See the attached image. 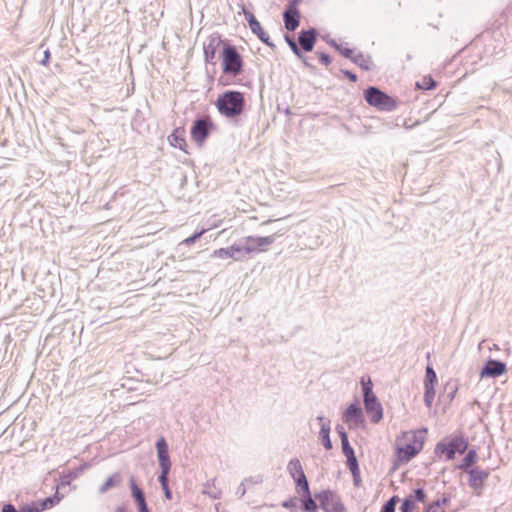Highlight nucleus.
I'll list each match as a JSON object with an SVG mask.
<instances>
[{"label":"nucleus","instance_id":"1","mask_svg":"<svg viewBox=\"0 0 512 512\" xmlns=\"http://www.w3.org/2000/svg\"><path fill=\"white\" fill-rule=\"evenodd\" d=\"M244 95L239 91H226L219 95L216 107L221 115L227 118L239 116L244 110Z\"/></svg>","mask_w":512,"mask_h":512},{"label":"nucleus","instance_id":"2","mask_svg":"<svg viewBox=\"0 0 512 512\" xmlns=\"http://www.w3.org/2000/svg\"><path fill=\"white\" fill-rule=\"evenodd\" d=\"M405 444L398 447V456L402 461H409L423 448L424 432L410 431L403 434Z\"/></svg>","mask_w":512,"mask_h":512},{"label":"nucleus","instance_id":"3","mask_svg":"<svg viewBox=\"0 0 512 512\" xmlns=\"http://www.w3.org/2000/svg\"><path fill=\"white\" fill-rule=\"evenodd\" d=\"M275 241V235L265 237H253L248 236L238 241L243 256L256 251L262 252L266 250V247L273 244Z\"/></svg>","mask_w":512,"mask_h":512},{"label":"nucleus","instance_id":"4","mask_svg":"<svg viewBox=\"0 0 512 512\" xmlns=\"http://www.w3.org/2000/svg\"><path fill=\"white\" fill-rule=\"evenodd\" d=\"M364 405L367 413L370 415L371 421L378 423L383 417V410L377 397L372 392L371 382L363 384Z\"/></svg>","mask_w":512,"mask_h":512},{"label":"nucleus","instance_id":"5","mask_svg":"<svg viewBox=\"0 0 512 512\" xmlns=\"http://www.w3.org/2000/svg\"><path fill=\"white\" fill-rule=\"evenodd\" d=\"M224 73L233 76L238 75L242 70V58L234 46H227L222 53Z\"/></svg>","mask_w":512,"mask_h":512},{"label":"nucleus","instance_id":"6","mask_svg":"<svg viewBox=\"0 0 512 512\" xmlns=\"http://www.w3.org/2000/svg\"><path fill=\"white\" fill-rule=\"evenodd\" d=\"M364 95L365 100L378 109L389 111L395 107L393 99L376 87H369Z\"/></svg>","mask_w":512,"mask_h":512},{"label":"nucleus","instance_id":"7","mask_svg":"<svg viewBox=\"0 0 512 512\" xmlns=\"http://www.w3.org/2000/svg\"><path fill=\"white\" fill-rule=\"evenodd\" d=\"M467 474L469 487L475 491L477 495H480L483 485L490 475L489 471L479 467H473Z\"/></svg>","mask_w":512,"mask_h":512},{"label":"nucleus","instance_id":"8","mask_svg":"<svg viewBox=\"0 0 512 512\" xmlns=\"http://www.w3.org/2000/svg\"><path fill=\"white\" fill-rule=\"evenodd\" d=\"M320 501V505L326 512H344V506L342 505L339 497L330 491H324L317 497Z\"/></svg>","mask_w":512,"mask_h":512},{"label":"nucleus","instance_id":"9","mask_svg":"<svg viewBox=\"0 0 512 512\" xmlns=\"http://www.w3.org/2000/svg\"><path fill=\"white\" fill-rule=\"evenodd\" d=\"M242 10L252 33L257 35V37L266 45L273 47L274 44L270 42L268 34L262 29L260 22L255 18V16L245 8H242Z\"/></svg>","mask_w":512,"mask_h":512},{"label":"nucleus","instance_id":"10","mask_svg":"<svg viewBox=\"0 0 512 512\" xmlns=\"http://www.w3.org/2000/svg\"><path fill=\"white\" fill-rule=\"evenodd\" d=\"M212 256L220 259L232 258L235 261H240L244 258L238 242L230 247L214 250Z\"/></svg>","mask_w":512,"mask_h":512},{"label":"nucleus","instance_id":"11","mask_svg":"<svg viewBox=\"0 0 512 512\" xmlns=\"http://www.w3.org/2000/svg\"><path fill=\"white\" fill-rule=\"evenodd\" d=\"M343 420L349 427H357L363 422V413L360 407L356 404H351L346 409Z\"/></svg>","mask_w":512,"mask_h":512},{"label":"nucleus","instance_id":"12","mask_svg":"<svg viewBox=\"0 0 512 512\" xmlns=\"http://www.w3.org/2000/svg\"><path fill=\"white\" fill-rule=\"evenodd\" d=\"M506 371V365L498 360H489L481 370V377H497Z\"/></svg>","mask_w":512,"mask_h":512},{"label":"nucleus","instance_id":"13","mask_svg":"<svg viewBox=\"0 0 512 512\" xmlns=\"http://www.w3.org/2000/svg\"><path fill=\"white\" fill-rule=\"evenodd\" d=\"M316 36L317 32L314 28L302 30L298 37L299 45L306 52L312 51L316 42Z\"/></svg>","mask_w":512,"mask_h":512},{"label":"nucleus","instance_id":"14","mask_svg":"<svg viewBox=\"0 0 512 512\" xmlns=\"http://www.w3.org/2000/svg\"><path fill=\"white\" fill-rule=\"evenodd\" d=\"M209 134V122L204 119H199L195 121L192 129L191 135L196 142L204 141Z\"/></svg>","mask_w":512,"mask_h":512},{"label":"nucleus","instance_id":"15","mask_svg":"<svg viewBox=\"0 0 512 512\" xmlns=\"http://www.w3.org/2000/svg\"><path fill=\"white\" fill-rule=\"evenodd\" d=\"M295 6L296 5H292L291 3L289 8L283 14L285 28L288 31H294L299 26L300 16Z\"/></svg>","mask_w":512,"mask_h":512},{"label":"nucleus","instance_id":"16","mask_svg":"<svg viewBox=\"0 0 512 512\" xmlns=\"http://www.w3.org/2000/svg\"><path fill=\"white\" fill-rule=\"evenodd\" d=\"M159 465L161 469H169L171 467L168 455V446L164 438H160L156 443Z\"/></svg>","mask_w":512,"mask_h":512},{"label":"nucleus","instance_id":"17","mask_svg":"<svg viewBox=\"0 0 512 512\" xmlns=\"http://www.w3.org/2000/svg\"><path fill=\"white\" fill-rule=\"evenodd\" d=\"M317 420L320 423V432L319 436L322 441L323 446L329 450L332 448V442L330 440V421L325 420L323 416H318Z\"/></svg>","mask_w":512,"mask_h":512},{"label":"nucleus","instance_id":"18","mask_svg":"<svg viewBox=\"0 0 512 512\" xmlns=\"http://www.w3.org/2000/svg\"><path fill=\"white\" fill-rule=\"evenodd\" d=\"M477 459V451L475 449H470L463 457L461 462L456 465V468L467 473L471 468H473L472 466L477 462Z\"/></svg>","mask_w":512,"mask_h":512},{"label":"nucleus","instance_id":"19","mask_svg":"<svg viewBox=\"0 0 512 512\" xmlns=\"http://www.w3.org/2000/svg\"><path fill=\"white\" fill-rule=\"evenodd\" d=\"M468 448V441L462 436L450 439V459L454 458V454L464 453Z\"/></svg>","mask_w":512,"mask_h":512},{"label":"nucleus","instance_id":"20","mask_svg":"<svg viewBox=\"0 0 512 512\" xmlns=\"http://www.w3.org/2000/svg\"><path fill=\"white\" fill-rule=\"evenodd\" d=\"M122 477L119 473H115L110 476L99 488V493L104 494L113 487H117L121 484Z\"/></svg>","mask_w":512,"mask_h":512},{"label":"nucleus","instance_id":"21","mask_svg":"<svg viewBox=\"0 0 512 512\" xmlns=\"http://www.w3.org/2000/svg\"><path fill=\"white\" fill-rule=\"evenodd\" d=\"M287 470L294 480H296L300 476L302 477V475L304 474L302 465L297 458L290 460V462L287 465Z\"/></svg>","mask_w":512,"mask_h":512},{"label":"nucleus","instance_id":"22","mask_svg":"<svg viewBox=\"0 0 512 512\" xmlns=\"http://www.w3.org/2000/svg\"><path fill=\"white\" fill-rule=\"evenodd\" d=\"M183 130L176 129L169 137V141L172 146L184 150L186 145L185 139L182 137Z\"/></svg>","mask_w":512,"mask_h":512},{"label":"nucleus","instance_id":"23","mask_svg":"<svg viewBox=\"0 0 512 512\" xmlns=\"http://www.w3.org/2000/svg\"><path fill=\"white\" fill-rule=\"evenodd\" d=\"M130 488H131L132 497L135 499L136 503L145 501L144 492L141 488H139L137 486L133 476L130 477Z\"/></svg>","mask_w":512,"mask_h":512},{"label":"nucleus","instance_id":"24","mask_svg":"<svg viewBox=\"0 0 512 512\" xmlns=\"http://www.w3.org/2000/svg\"><path fill=\"white\" fill-rule=\"evenodd\" d=\"M352 61L359 65L360 67L364 68L365 70H369L371 68V60L369 57L363 55L362 53H358L354 55L352 58Z\"/></svg>","mask_w":512,"mask_h":512},{"label":"nucleus","instance_id":"25","mask_svg":"<svg viewBox=\"0 0 512 512\" xmlns=\"http://www.w3.org/2000/svg\"><path fill=\"white\" fill-rule=\"evenodd\" d=\"M285 40L287 42V44L289 45L290 49L293 51V53L301 60L305 61V57L303 56L301 50L299 49V47L297 46L296 42L290 38L289 36H286L285 37ZM305 64H307L306 62H304Z\"/></svg>","mask_w":512,"mask_h":512},{"label":"nucleus","instance_id":"26","mask_svg":"<svg viewBox=\"0 0 512 512\" xmlns=\"http://www.w3.org/2000/svg\"><path fill=\"white\" fill-rule=\"evenodd\" d=\"M346 458H347V465H348L351 473L355 477L359 472L357 458H356L355 454H352V456L348 455V456H346Z\"/></svg>","mask_w":512,"mask_h":512},{"label":"nucleus","instance_id":"27","mask_svg":"<svg viewBox=\"0 0 512 512\" xmlns=\"http://www.w3.org/2000/svg\"><path fill=\"white\" fill-rule=\"evenodd\" d=\"M60 501V497H58L57 495L53 496V497H48L46 498L45 500H43L41 502V508L40 509H36V511H40V510H45L47 508H51L53 507L55 504L59 503Z\"/></svg>","mask_w":512,"mask_h":512},{"label":"nucleus","instance_id":"28","mask_svg":"<svg viewBox=\"0 0 512 512\" xmlns=\"http://www.w3.org/2000/svg\"><path fill=\"white\" fill-rule=\"evenodd\" d=\"M416 508V503L414 502V498H410L409 496L403 501L400 511L401 512H413Z\"/></svg>","mask_w":512,"mask_h":512},{"label":"nucleus","instance_id":"29","mask_svg":"<svg viewBox=\"0 0 512 512\" xmlns=\"http://www.w3.org/2000/svg\"><path fill=\"white\" fill-rule=\"evenodd\" d=\"M435 396V391L433 385H425V395H424V401L426 405L429 407L431 406Z\"/></svg>","mask_w":512,"mask_h":512},{"label":"nucleus","instance_id":"30","mask_svg":"<svg viewBox=\"0 0 512 512\" xmlns=\"http://www.w3.org/2000/svg\"><path fill=\"white\" fill-rule=\"evenodd\" d=\"M417 87L419 89H432L435 87V81L431 77H424L420 82H417Z\"/></svg>","mask_w":512,"mask_h":512},{"label":"nucleus","instance_id":"31","mask_svg":"<svg viewBox=\"0 0 512 512\" xmlns=\"http://www.w3.org/2000/svg\"><path fill=\"white\" fill-rule=\"evenodd\" d=\"M306 498L303 500V508L307 512H315L317 505L315 501L311 498L310 494L305 495Z\"/></svg>","mask_w":512,"mask_h":512},{"label":"nucleus","instance_id":"32","mask_svg":"<svg viewBox=\"0 0 512 512\" xmlns=\"http://www.w3.org/2000/svg\"><path fill=\"white\" fill-rule=\"evenodd\" d=\"M206 231V229H202L198 232H195L192 236L183 240L182 244H185L187 246L194 244Z\"/></svg>","mask_w":512,"mask_h":512},{"label":"nucleus","instance_id":"33","mask_svg":"<svg viewBox=\"0 0 512 512\" xmlns=\"http://www.w3.org/2000/svg\"><path fill=\"white\" fill-rule=\"evenodd\" d=\"M434 382H436V373L430 366H428L426 368V376H425L424 384L425 385H433Z\"/></svg>","mask_w":512,"mask_h":512},{"label":"nucleus","instance_id":"34","mask_svg":"<svg viewBox=\"0 0 512 512\" xmlns=\"http://www.w3.org/2000/svg\"><path fill=\"white\" fill-rule=\"evenodd\" d=\"M396 497L390 498L383 506L380 512H395Z\"/></svg>","mask_w":512,"mask_h":512},{"label":"nucleus","instance_id":"35","mask_svg":"<svg viewBox=\"0 0 512 512\" xmlns=\"http://www.w3.org/2000/svg\"><path fill=\"white\" fill-rule=\"evenodd\" d=\"M410 498H414V502H424L425 500V492L423 489L418 488L414 491L413 494L409 495Z\"/></svg>","mask_w":512,"mask_h":512},{"label":"nucleus","instance_id":"36","mask_svg":"<svg viewBox=\"0 0 512 512\" xmlns=\"http://www.w3.org/2000/svg\"><path fill=\"white\" fill-rule=\"evenodd\" d=\"M169 471H170L169 469H161V474L159 475L158 480H159L162 488H166V486L168 485Z\"/></svg>","mask_w":512,"mask_h":512},{"label":"nucleus","instance_id":"37","mask_svg":"<svg viewBox=\"0 0 512 512\" xmlns=\"http://www.w3.org/2000/svg\"><path fill=\"white\" fill-rule=\"evenodd\" d=\"M295 483L297 484V486H301V485H304L305 484V495H309L310 491H309V484H308V481H307V478L305 476V474L302 475V477H298L296 480H294Z\"/></svg>","mask_w":512,"mask_h":512},{"label":"nucleus","instance_id":"38","mask_svg":"<svg viewBox=\"0 0 512 512\" xmlns=\"http://www.w3.org/2000/svg\"><path fill=\"white\" fill-rule=\"evenodd\" d=\"M338 51L346 58H349L352 60V58L354 57V51L350 48H347V47H343L342 45L340 46V49H338Z\"/></svg>","mask_w":512,"mask_h":512},{"label":"nucleus","instance_id":"39","mask_svg":"<svg viewBox=\"0 0 512 512\" xmlns=\"http://www.w3.org/2000/svg\"><path fill=\"white\" fill-rule=\"evenodd\" d=\"M341 445H342V451L345 456H348V455L352 456V454H354V450L350 446L349 441L343 442V443H341Z\"/></svg>","mask_w":512,"mask_h":512},{"label":"nucleus","instance_id":"40","mask_svg":"<svg viewBox=\"0 0 512 512\" xmlns=\"http://www.w3.org/2000/svg\"><path fill=\"white\" fill-rule=\"evenodd\" d=\"M336 429H337V432H338V434L340 436L341 443L348 441V436H347V433L344 431V428L342 426L338 425L336 427Z\"/></svg>","mask_w":512,"mask_h":512},{"label":"nucleus","instance_id":"41","mask_svg":"<svg viewBox=\"0 0 512 512\" xmlns=\"http://www.w3.org/2000/svg\"><path fill=\"white\" fill-rule=\"evenodd\" d=\"M319 59L321 63L324 64L325 66H328L331 63L330 56L325 53H319Z\"/></svg>","mask_w":512,"mask_h":512},{"label":"nucleus","instance_id":"42","mask_svg":"<svg viewBox=\"0 0 512 512\" xmlns=\"http://www.w3.org/2000/svg\"><path fill=\"white\" fill-rule=\"evenodd\" d=\"M441 452L442 454H445L446 453V456L448 457V446L444 443H439L437 446H436V452Z\"/></svg>","mask_w":512,"mask_h":512},{"label":"nucleus","instance_id":"43","mask_svg":"<svg viewBox=\"0 0 512 512\" xmlns=\"http://www.w3.org/2000/svg\"><path fill=\"white\" fill-rule=\"evenodd\" d=\"M137 506H138V511L139 512H149V509L147 507V503H146V500L145 501H142L140 503H137Z\"/></svg>","mask_w":512,"mask_h":512},{"label":"nucleus","instance_id":"44","mask_svg":"<svg viewBox=\"0 0 512 512\" xmlns=\"http://www.w3.org/2000/svg\"><path fill=\"white\" fill-rule=\"evenodd\" d=\"M439 509H440V503H439V501H436L435 503L431 504L428 507L427 512H438Z\"/></svg>","mask_w":512,"mask_h":512},{"label":"nucleus","instance_id":"45","mask_svg":"<svg viewBox=\"0 0 512 512\" xmlns=\"http://www.w3.org/2000/svg\"><path fill=\"white\" fill-rule=\"evenodd\" d=\"M49 60H50V51L46 50L44 52V58L42 59L41 64L44 66H47L49 63Z\"/></svg>","mask_w":512,"mask_h":512},{"label":"nucleus","instance_id":"46","mask_svg":"<svg viewBox=\"0 0 512 512\" xmlns=\"http://www.w3.org/2000/svg\"><path fill=\"white\" fill-rule=\"evenodd\" d=\"M2 512H18L11 504L4 505Z\"/></svg>","mask_w":512,"mask_h":512},{"label":"nucleus","instance_id":"47","mask_svg":"<svg viewBox=\"0 0 512 512\" xmlns=\"http://www.w3.org/2000/svg\"><path fill=\"white\" fill-rule=\"evenodd\" d=\"M237 493L240 494V496H243L246 493V486L245 482H242L240 486L238 487Z\"/></svg>","mask_w":512,"mask_h":512},{"label":"nucleus","instance_id":"48","mask_svg":"<svg viewBox=\"0 0 512 512\" xmlns=\"http://www.w3.org/2000/svg\"><path fill=\"white\" fill-rule=\"evenodd\" d=\"M283 507L292 509V508L296 507V503L294 501H292V500L291 501H285V502H283Z\"/></svg>","mask_w":512,"mask_h":512},{"label":"nucleus","instance_id":"49","mask_svg":"<svg viewBox=\"0 0 512 512\" xmlns=\"http://www.w3.org/2000/svg\"><path fill=\"white\" fill-rule=\"evenodd\" d=\"M344 74L353 82L357 79L356 75L349 71H345Z\"/></svg>","mask_w":512,"mask_h":512},{"label":"nucleus","instance_id":"50","mask_svg":"<svg viewBox=\"0 0 512 512\" xmlns=\"http://www.w3.org/2000/svg\"><path fill=\"white\" fill-rule=\"evenodd\" d=\"M163 490H164V492H165V497H166L167 499H171L172 495H171V491H170V489H169L168 485L166 486V488H163Z\"/></svg>","mask_w":512,"mask_h":512},{"label":"nucleus","instance_id":"51","mask_svg":"<svg viewBox=\"0 0 512 512\" xmlns=\"http://www.w3.org/2000/svg\"><path fill=\"white\" fill-rule=\"evenodd\" d=\"M328 43H329L331 46H333L334 48H336L337 50H338V49H340V46H341V45L337 44L335 40H330V41H328Z\"/></svg>","mask_w":512,"mask_h":512},{"label":"nucleus","instance_id":"52","mask_svg":"<svg viewBox=\"0 0 512 512\" xmlns=\"http://www.w3.org/2000/svg\"><path fill=\"white\" fill-rule=\"evenodd\" d=\"M290 1H291L292 5H297L300 2V0H290Z\"/></svg>","mask_w":512,"mask_h":512},{"label":"nucleus","instance_id":"53","mask_svg":"<svg viewBox=\"0 0 512 512\" xmlns=\"http://www.w3.org/2000/svg\"><path fill=\"white\" fill-rule=\"evenodd\" d=\"M205 55H206V57L208 58V55H209V50H208V48H205Z\"/></svg>","mask_w":512,"mask_h":512},{"label":"nucleus","instance_id":"54","mask_svg":"<svg viewBox=\"0 0 512 512\" xmlns=\"http://www.w3.org/2000/svg\"><path fill=\"white\" fill-rule=\"evenodd\" d=\"M299 487H300V488L303 490V492L305 493V484H304V485H301V486H299Z\"/></svg>","mask_w":512,"mask_h":512},{"label":"nucleus","instance_id":"55","mask_svg":"<svg viewBox=\"0 0 512 512\" xmlns=\"http://www.w3.org/2000/svg\"><path fill=\"white\" fill-rule=\"evenodd\" d=\"M447 501L446 497H443L442 502L445 503Z\"/></svg>","mask_w":512,"mask_h":512},{"label":"nucleus","instance_id":"56","mask_svg":"<svg viewBox=\"0 0 512 512\" xmlns=\"http://www.w3.org/2000/svg\"><path fill=\"white\" fill-rule=\"evenodd\" d=\"M120 512H126V511H124V510H121Z\"/></svg>","mask_w":512,"mask_h":512}]
</instances>
